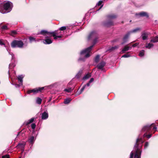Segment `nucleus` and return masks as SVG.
Here are the masks:
<instances>
[{"mask_svg": "<svg viewBox=\"0 0 158 158\" xmlns=\"http://www.w3.org/2000/svg\"><path fill=\"white\" fill-rule=\"evenodd\" d=\"M143 142V141L141 138H138L137 139L133 149L135 155L134 156V153L133 151H132L130 153V158H141V148Z\"/></svg>", "mask_w": 158, "mask_h": 158, "instance_id": "f257e3e1", "label": "nucleus"}, {"mask_svg": "<svg viewBox=\"0 0 158 158\" xmlns=\"http://www.w3.org/2000/svg\"><path fill=\"white\" fill-rule=\"evenodd\" d=\"M98 34L97 32L95 31H93L91 32L88 36V39L90 40L92 38H95L93 42V45L90 46L89 47L82 50L80 53L81 55L85 54V58H86L89 57L90 55L89 53L90 52L92 48L94 45L96 43L97 41Z\"/></svg>", "mask_w": 158, "mask_h": 158, "instance_id": "f03ea898", "label": "nucleus"}, {"mask_svg": "<svg viewBox=\"0 0 158 158\" xmlns=\"http://www.w3.org/2000/svg\"><path fill=\"white\" fill-rule=\"evenodd\" d=\"M12 3L8 1L4 2L0 5V12L2 14H5L10 12L12 8Z\"/></svg>", "mask_w": 158, "mask_h": 158, "instance_id": "7ed1b4c3", "label": "nucleus"}, {"mask_svg": "<svg viewBox=\"0 0 158 158\" xmlns=\"http://www.w3.org/2000/svg\"><path fill=\"white\" fill-rule=\"evenodd\" d=\"M64 31H61L58 29V30L52 31L51 32V36L53 37L54 40L58 38H61L64 34Z\"/></svg>", "mask_w": 158, "mask_h": 158, "instance_id": "20e7f679", "label": "nucleus"}, {"mask_svg": "<svg viewBox=\"0 0 158 158\" xmlns=\"http://www.w3.org/2000/svg\"><path fill=\"white\" fill-rule=\"evenodd\" d=\"M33 136L29 137L28 139V141L31 144V146L33 144L35 139L36 137L38 134V131L37 129H31Z\"/></svg>", "mask_w": 158, "mask_h": 158, "instance_id": "39448f33", "label": "nucleus"}, {"mask_svg": "<svg viewBox=\"0 0 158 158\" xmlns=\"http://www.w3.org/2000/svg\"><path fill=\"white\" fill-rule=\"evenodd\" d=\"M13 48H22L23 45V42L21 40H14L11 44Z\"/></svg>", "mask_w": 158, "mask_h": 158, "instance_id": "423d86ee", "label": "nucleus"}, {"mask_svg": "<svg viewBox=\"0 0 158 158\" xmlns=\"http://www.w3.org/2000/svg\"><path fill=\"white\" fill-rule=\"evenodd\" d=\"M44 89V87L39 88L38 89H37V88L34 89L28 90L27 91V93L28 94H30L32 92H33V93H37V92H38L41 91L42 90Z\"/></svg>", "mask_w": 158, "mask_h": 158, "instance_id": "0eeeda50", "label": "nucleus"}, {"mask_svg": "<svg viewBox=\"0 0 158 158\" xmlns=\"http://www.w3.org/2000/svg\"><path fill=\"white\" fill-rule=\"evenodd\" d=\"M26 144V142H23L21 143H19L16 146V148L18 149H21L22 150V152H23L24 150V148Z\"/></svg>", "mask_w": 158, "mask_h": 158, "instance_id": "6e6552de", "label": "nucleus"}, {"mask_svg": "<svg viewBox=\"0 0 158 158\" xmlns=\"http://www.w3.org/2000/svg\"><path fill=\"white\" fill-rule=\"evenodd\" d=\"M52 32H48L45 30H43L41 31L40 32L37 33V35H39L40 34L44 36L48 35L51 36Z\"/></svg>", "mask_w": 158, "mask_h": 158, "instance_id": "1a4fd4ad", "label": "nucleus"}, {"mask_svg": "<svg viewBox=\"0 0 158 158\" xmlns=\"http://www.w3.org/2000/svg\"><path fill=\"white\" fill-rule=\"evenodd\" d=\"M150 34V33L147 31H144L141 34V36L142 37V40H147L148 35Z\"/></svg>", "mask_w": 158, "mask_h": 158, "instance_id": "9d476101", "label": "nucleus"}, {"mask_svg": "<svg viewBox=\"0 0 158 158\" xmlns=\"http://www.w3.org/2000/svg\"><path fill=\"white\" fill-rule=\"evenodd\" d=\"M43 42L45 44H50L52 43V41L50 37L46 36L45 39L43 40Z\"/></svg>", "mask_w": 158, "mask_h": 158, "instance_id": "9b49d317", "label": "nucleus"}, {"mask_svg": "<svg viewBox=\"0 0 158 158\" xmlns=\"http://www.w3.org/2000/svg\"><path fill=\"white\" fill-rule=\"evenodd\" d=\"M154 123L148 124L144 126L143 128H157Z\"/></svg>", "mask_w": 158, "mask_h": 158, "instance_id": "f8f14e48", "label": "nucleus"}, {"mask_svg": "<svg viewBox=\"0 0 158 158\" xmlns=\"http://www.w3.org/2000/svg\"><path fill=\"white\" fill-rule=\"evenodd\" d=\"M41 117L42 120L47 119L48 117V114L47 111H45L42 113L41 114Z\"/></svg>", "mask_w": 158, "mask_h": 158, "instance_id": "ddd939ff", "label": "nucleus"}, {"mask_svg": "<svg viewBox=\"0 0 158 158\" xmlns=\"http://www.w3.org/2000/svg\"><path fill=\"white\" fill-rule=\"evenodd\" d=\"M130 34V32H128L124 35L123 38V42L121 43V44H123L124 43L127 41Z\"/></svg>", "mask_w": 158, "mask_h": 158, "instance_id": "4468645a", "label": "nucleus"}, {"mask_svg": "<svg viewBox=\"0 0 158 158\" xmlns=\"http://www.w3.org/2000/svg\"><path fill=\"white\" fill-rule=\"evenodd\" d=\"M136 16H139L140 17H146L147 18L149 17V15L147 13L145 12H141L140 13L138 14H135Z\"/></svg>", "mask_w": 158, "mask_h": 158, "instance_id": "2eb2a0df", "label": "nucleus"}, {"mask_svg": "<svg viewBox=\"0 0 158 158\" xmlns=\"http://www.w3.org/2000/svg\"><path fill=\"white\" fill-rule=\"evenodd\" d=\"M105 64V62L102 61L97 65V67L99 69H102L104 66Z\"/></svg>", "mask_w": 158, "mask_h": 158, "instance_id": "dca6fc26", "label": "nucleus"}, {"mask_svg": "<svg viewBox=\"0 0 158 158\" xmlns=\"http://www.w3.org/2000/svg\"><path fill=\"white\" fill-rule=\"evenodd\" d=\"M24 77V76L23 75H19L17 77L18 81L19 83L22 84V85L23 82V80Z\"/></svg>", "mask_w": 158, "mask_h": 158, "instance_id": "f3484780", "label": "nucleus"}, {"mask_svg": "<svg viewBox=\"0 0 158 158\" xmlns=\"http://www.w3.org/2000/svg\"><path fill=\"white\" fill-rule=\"evenodd\" d=\"M34 120V118H32L31 119L29 120L28 121H25L24 122L23 124L24 125H28L30 124L31 123L33 122Z\"/></svg>", "mask_w": 158, "mask_h": 158, "instance_id": "a211bd4d", "label": "nucleus"}, {"mask_svg": "<svg viewBox=\"0 0 158 158\" xmlns=\"http://www.w3.org/2000/svg\"><path fill=\"white\" fill-rule=\"evenodd\" d=\"M114 25L113 23L110 21L108 22H105L104 23V25L107 27H109Z\"/></svg>", "mask_w": 158, "mask_h": 158, "instance_id": "6ab92c4d", "label": "nucleus"}, {"mask_svg": "<svg viewBox=\"0 0 158 158\" xmlns=\"http://www.w3.org/2000/svg\"><path fill=\"white\" fill-rule=\"evenodd\" d=\"M150 42L151 43H156L158 42V35H156L155 37H153L151 40Z\"/></svg>", "mask_w": 158, "mask_h": 158, "instance_id": "aec40b11", "label": "nucleus"}, {"mask_svg": "<svg viewBox=\"0 0 158 158\" xmlns=\"http://www.w3.org/2000/svg\"><path fill=\"white\" fill-rule=\"evenodd\" d=\"M131 48V47H128L127 46H125L122 49V52L123 53H125L126 51H127Z\"/></svg>", "mask_w": 158, "mask_h": 158, "instance_id": "412c9836", "label": "nucleus"}, {"mask_svg": "<svg viewBox=\"0 0 158 158\" xmlns=\"http://www.w3.org/2000/svg\"><path fill=\"white\" fill-rule=\"evenodd\" d=\"M154 45L150 43L147 44H146L145 46V48L148 49H150L153 47Z\"/></svg>", "mask_w": 158, "mask_h": 158, "instance_id": "4be33fe9", "label": "nucleus"}, {"mask_svg": "<svg viewBox=\"0 0 158 158\" xmlns=\"http://www.w3.org/2000/svg\"><path fill=\"white\" fill-rule=\"evenodd\" d=\"M117 16L114 14H112L108 16V18L110 19H115L117 17Z\"/></svg>", "mask_w": 158, "mask_h": 158, "instance_id": "5701e85b", "label": "nucleus"}, {"mask_svg": "<svg viewBox=\"0 0 158 158\" xmlns=\"http://www.w3.org/2000/svg\"><path fill=\"white\" fill-rule=\"evenodd\" d=\"M7 50L8 51L9 55L11 56V59L12 61L13 60L14 62H15V56H14V54L12 53L8 49H7Z\"/></svg>", "mask_w": 158, "mask_h": 158, "instance_id": "b1692460", "label": "nucleus"}, {"mask_svg": "<svg viewBox=\"0 0 158 158\" xmlns=\"http://www.w3.org/2000/svg\"><path fill=\"white\" fill-rule=\"evenodd\" d=\"M25 131L24 130V129H23L21 131L18 132L17 135V136L19 135H21L22 136H23L25 135V134L24 133V132H25Z\"/></svg>", "mask_w": 158, "mask_h": 158, "instance_id": "393cba45", "label": "nucleus"}, {"mask_svg": "<svg viewBox=\"0 0 158 158\" xmlns=\"http://www.w3.org/2000/svg\"><path fill=\"white\" fill-rule=\"evenodd\" d=\"M102 1L100 0L97 4L96 6H99L101 5L100 7L98 10L97 11L99 10L103 6V5H102Z\"/></svg>", "mask_w": 158, "mask_h": 158, "instance_id": "a878e982", "label": "nucleus"}, {"mask_svg": "<svg viewBox=\"0 0 158 158\" xmlns=\"http://www.w3.org/2000/svg\"><path fill=\"white\" fill-rule=\"evenodd\" d=\"M82 70H80L76 75L75 77L77 78H80L82 73Z\"/></svg>", "mask_w": 158, "mask_h": 158, "instance_id": "bb28decb", "label": "nucleus"}, {"mask_svg": "<svg viewBox=\"0 0 158 158\" xmlns=\"http://www.w3.org/2000/svg\"><path fill=\"white\" fill-rule=\"evenodd\" d=\"M42 101V99L38 97L36 99V102L37 104L40 105L41 104Z\"/></svg>", "mask_w": 158, "mask_h": 158, "instance_id": "cd10ccee", "label": "nucleus"}, {"mask_svg": "<svg viewBox=\"0 0 158 158\" xmlns=\"http://www.w3.org/2000/svg\"><path fill=\"white\" fill-rule=\"evenodd\" d=\"M91 76V74L90 73H88L86 74L83 77V80H86L88 79Z\"/></svg>", "mask_w": 158, "mask_h": 158, "instance_id": "c85d7f7f", "label": "nucleus"}, {"mask_svg": "<svg viewBox=\"0 0 158 158\" xmlns=\"http://www.w3.org/2000/svg\"><path fill=\"white\" fill-rule=\"evenodd\" d=\"M71 100L72 99L70 98H66L64 100V103L65 104H68L70 102Z\"/></svg>", "mask_w": 158, "mask_h": 158, "instance_id": "c756f323", "label": "nucleus"}, {"mask_svg": "<svg viewBox=\"0 0 158 158\" xmlns=\"http://www.w3.org/2000/svg\"><path fill=\"white\" fill-rule=\"evenodd\" d=\"M140 30V28H137L135 29H133L131 31H129V32H130V33L131 34L132 33H135L137 31H139Z\"/></svg>", "mask_w": 158, "mask_h": 158, "instance_id": "7c9ffc66", "label": "nucleus"}, {"mask_svg": "<svg viewBox=\"0 0 158 158\" xmlns=\"http://www.w3.org/2000/svg\"><path fill=\"white\" fill-rule=\"evenodd\" d=\"M144 50H142L140 51L139 54V55L140 57L143 56L144 55Z\"/></svg>", "mask_w": 158, "mask_h": 158, "instance_id": "2f4dec72", "label": "nucleus"}, {"mask_svg": "<svg viewBox=\"0 0 158 158\" xmlns=\"http://www.w3.org/2000/svg\"><path fill=\"white\" fill-rule=\"evenodd\" d=\"M99 58H100V56L99 55H97L94 58V61L96 63L98 62L99 60Z\"/></svg>", "mask_w": 158, "mask_h": 158, "instance_id": "473e14b6", "label": "nucleus"}, {"mask_svg": "<svg viewBox=\"0 0 158 158\" xmlns=\"http://www.w3.org/2000/svg\"><path fill=\"white\" fill-rule=\"evenodd\" d=\"M73 90L71 88H69L68 89H64V91L69 93L71 92Z\"/></svg>", "mask_w": 158, "mask_h": 158, "instance_id": "72a5a7b5", "label": "nucleus"}, {"mask_svg": "<svg viewBox=\"0 0 158 158\" xmlns=\"http://www.w3.org/2000/svg\"><path fill=\"white\" fill-rule=\"evenodd\" d=\"M66 27L65 26H63L60 28H59L58 29L59 30H60L61 31H64L66 29Z\"/></svg>", "mask_w": 158, "mask_h": 158, "instance_id": "f704fd0d", "label": "nucleus"}, {"mask_svg": "<svg viewBox=\"0 0 158 158\" xmlns=\"http://www.w3.org/2000/svg\"><path fill=\"white\" fill-rule=\"evenodd\" d=\"M143 136L144 137H146L148 138H149L151 137L152 135L150 134L147 135V133H145L143 135Z\"/></svg>", "mask_w": 158, "mask_h": 158, "instance_id": "c9c22d12", "label": "nucleus"}, {"mask_svg": "<svg viewBox=\"0 0 158 158\" xmlns=\"http://www.w3.org/2000/svg\"><path fill=\"white\" fill-rule=\"evenodd\" d=\"M29 39L31 42L33 41H36L35 40V38L32 37H30L29 38Z\"/></svg>", "mask_w": 158, "mask_h": 158, "instance_id": "e433bc0d", "label": "nucleus"}, {"mask_svg": "<svg viewBox=\"0 0 158 158\" xmlns=\"http://www.w3.org/2000/svg\"><path fill=\"white\" fill-rule=\"evenodd\" d=\"M15 65L14 63H10L9 65V67L10 69H11L13 67H14Z\"/></svg>", "mask_w": 158, "mask_h": 158, "instance_id": "4c0bfd02", "label": "nucleus"}, {"mask_svg": "<svg viewBox=\"0 0 158 158\" xmlns=\"http://www.w3.org/2000/svg\"><path fill=\"white\" fill-rule=\"evenodd\" d=\"M86 86V85H84L81 88L80 90V92L79 93V94H81L82 92L83 91L84 89H85V87Z\"/></svg>", "mask_w": 158, "mask_h": 158, "instance_id": "58836bf2", "label": "nucleus"}, {"mask_svg": "<svg viewBox=\"0 0 158 158\" xmlns=\"http://www.w3.org/2000/svg\"><path fill=\"white\" fill-rule=\"evenodd\" d=\"M149 145V143L148 142H146L144 145V148L145 149H146Z\"/></svg>", "mask_w": 158, "mask_h": 158, "instance_id": "ea45409f", "label": "nucleus"}, {"mask_svg": "<svg viewBox=\"0 0 158 158\" xmlns=\"http://www.w3.org/2000/svg\"><path fill=\"white\" fill-rule=\"evenodd\" d=\"M118 48V46H115L114 47H112L110 50H113L116 49H117Z\"/></svg>", "mask_w": 158, "mask_h": 158, "instance_id": "a19ab883", "label": "nucleus"}, {"mask_svg": "<svg viewBox=\"0 0 158 158\" xmlns=\"http://www.w3.org/2000/svg\"><path fill=\"white\" fill-rule=\"evenodd\" d=\"M130 56H131L130 55L127 54L123 55L122 57L127 58Z\"/></svg>", "mask_w": 158, "mask_h": 158, "instance_id": "79ce46f5", "label": "nucleus"}, {"mask_svg": "<svg viewBox=\"0 0 158 158\" xmlns=\"http://www.w3.org/2000/svg\"><path fill=\"white\" fill-rule=\"evenodd\" d=\"M17 32L15 31H11V35L13 36L14 35L16 34Z\"/></svg>", "mask_w": 158, "mask_h": 158, "instance_id": "37998d69", "label": "nucleus"}, {"mask_svg": "<svg viewBox=\"0 0 158 158\" xmlns=\"http://www.w3.org/2000/svg\"><path fill=\"white\" fill-rule=\"evenodd\" d=\"M2 158H10V156L9 155H6L2 156Z\"/></svg>", "mask_w": 158, "mask_h": 158, "instance_id": "c03bdc74", "label": "nucleus"}, {"mask_svg": "<svg viewBox=\"0 0 158 158\" xmlns=\"http://www.w3.org/2000/svg\"><path fill=\"white\" fill-rule=\"evenodd\" d=\"M36 125L35 123H33L31 125V128H35Z\"/></svg>", "mask_w": 158, "mask_h": 158, "instance_id": "a18cd8bd", "label": "nucleus"}, {"mask_svg": "<svg viewBox=\"0 0 158 158\" xmlns=\"http://www.w3.org/2000/svg\"><path fill=\"white\" fill-rule=\"evenodd\" d=\"M22 85V84L19 83L18 84H15V86L17 88V87H19L21 86Z\"/></svg>", "mask_w": 158, "mask_h": 158, "instance_id": "49530a36", "label": "nucleus"}, {"mask_svg": "<svg viewBox=\"0 0 158 158\" xmlns=\"http://www.w3.org/2000/svg\"><path fill=\"white\" fill-rule=\"evenodd\" d=\"M2 28L4 30L7 29V27L6 25L3 26L2 27Z\"/></svg>", "mask_w": 158, "mask_h": 158, "instance_id": "de8ad7c7", "label": "nucleus"}, {"mask_svg": "<svg viewBox=\"0 0 158 158\" xmlns=\"http://www.w3.org/2000/svg\"><path fill=\"white\" fill-rule=\"evenodd\" d=\"M138 45H139L138 43H136L133 44V45H132V47L134 48V47H136Z\"/></svg>", "mask_w": 158, "mask_h": 158, "instance_id": "09e8293b", "label": "nucleus"}, {"mask_svg": "<svg viewBox=\"0 0 158 158\" xmlns=\"http://www.w3.org/2000/svg\"><path fill=\"white\" fill-rule=\"evenodd\" d=\"M0 45H4V44L2 41V40H0Z\"/></svg>", "mask_w": 158, "mask_h": 158, "instance_id": "8fccbe9b", "label": "nucleus"}, {"mask_svg": "<svg viewBox=\"0 0 158 158\" xmlns=\"http://www.w3.org/2000/svg\"><path fill=\"white\" fill-rule=\"evenodd\" d=\"M94 80V79L93 78H92L90 79V80L89 81V83H91Z\"/></svg>", "mask_w": 158, "mask_h": 158, "instance_id": "3c124183", "label": "nucleus"}, {"mask_svg": "<svg viewBox=\"0 0 158 158\" xmlns=\"http://www.w3.org/2000/svg\"><path fill=\"white\" fill-rule=\"evenodd\" d=\"M79 60H82V61H84L85 60H84V59H83V58H80L79 59Z\"/></svg>", "mask_w": 158, "mask_h": 158, "instance_id": "603ef678", "label": "nucleus"}, {"mask_svg": "<svg viewBox=\"0 0 158 158\" xmlns=\"http://www.w3.org/2000/svg\"><path fill=\"white\" fill-rule=\"evenodd\" d=\"M90 83H89V82L88 83L85 85H86V86H87L88 87L90 85Z\"/></svg>", "mask_w": 158, "mask_h": 158, "instance_id": "864d4df0", "label": "nucleus"}, {"mask_svg": "<svg viewBox=\"0 0 158 158\" xmlns=\"http://www.w3.org/2000/svg\"><path fill=\"white\" fill-rule=\"evenodd\" d=\"M147 130L146 131V132H149L150 131V130L151 129H147Z\"/></svg>", "mask_w": 158, "mask_h": 158, "instance_id": "5fc2aeb1", "label": "nucleus"}, {"mask_svg": "<svg viewBox=\"0 0 158 158\" xmlns=\"http://www.w3.org/2000/svg\"><path fill=\"white\" fill-rule=\"evenodd\" d=\"M156 131V130L154 131H153V133H154Z\"/></svg>", "mask_w": 158, "mask_h": 158, "instance_id": "6e6d98bb", "label": "nucleus"}, {"mask_svg": "<svg viewBox=\"0 0 158 158\" xmlns=\"http://www.w3.org/2000/svg\"><path fill=\"white\" fill-rule=\"evenodd\" d=\"M8 73L9 74V71H8Z\"/></svg>", "mask_w": 158, "mask_h": 158, "instance_id": "4d7b16f0", "label": "nucleus"}, {"mask_svg": "<svg viewBox=\"0 0 158 158\" xmlns=\"http://www.w3.org/2000/svg\"><path fill=\"white\" fill-rule=\"evenodd\" d=\"M39 40H38L37 41H39Z\"/></svg>", "mask_w": 158, "mask_h": 158, "instance_id": "13d9d810", "label": "nucleus"}, {"mask_svg": "<svg viewBox=\"0 0 158 158\" xmlns=\"http://www.w3.org/2000/svg\"><path fill=\"white\" fill-rule=\"evenodd\" d=\"M19 158H21V157H20Z\"/></svg>", "mask_w": 158, "mask_h": 158, "instance_id": "bf43d9fd", "label": "nucleus"}]
</instances>
